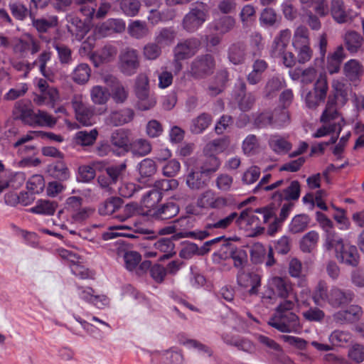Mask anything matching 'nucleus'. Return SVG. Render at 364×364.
Returning <instances> with one entry per match:
<instances>
[{"instance_id":"f257e3e1","label":"nucleus","mask_w":364,"mask_h":364,"mask_svg":"<svg viewBox=\"0 0 364 364\" xmlns=\"http://www.w3.org/2000/svg\"><path fill=\"white\" fill-rule=\"evenodd\" d=\"M331 88L326 108L320 118L321 122L326 123L338 119L340 114L337 109L346 105L351 93L350 87L343 80L338 78L332 80Z\"/></svg>"},{"instance_id":"f03ea898","label":"nucleus","mask_w":364,"mask_h":364,"mask_svg":"<svg viewBox=\"0 0 364 364\" xmlns=\"http://www.w3.org/2000/svg\"><path fill=\"white\" fill-rule=\"evenodd\" d=\"M134 94L137 99L136 108L141 111L152 109L156 105V97L151 92L149 79L146 74L140 73L135 80Z\"/></svg>"},{"instance_id":"7ed1b4c3","label":"nucleus","mask_w":364,"mask_h":364,"mask_svg":"<svg viewBox=\"0 0 364 364\" xmlns=\"http://www.w3.org/2000/svg\"><path fill=\"white\" fill-rule=\"evenodd\" d=\"M209 18V8L203 2L192 4L189 11L184 16L182 26L189 33L198 30Z\"/></svg>"},{"instance_id":"20e7f679","label":"nucleus","mask_w":364,"mask_h":364,"mask_svg":"<svg viewBox=\"0 0 364 364\" xmlns=\"http://www.w3.org/2000/svg\"><path fill=\"white\" fill-rule=\"evenodd\" d=\"M200 47V41L196 38L181 41L173 48V63L175 73L182 69L181 60H187L195 55Z\"/></svg>"},{"instance_id":"39448f33","label":"nucleus","mask_w":364,"mask_h":364,"mask_svg":"<svg viewBox=\"0 0 364 364\" xmlns=\"http://www.w3.org/2000/svg\"><path fill=\"white\" fill-rule=\"evenodd\" d=\"M71 105L76 120L82 125L88 127L95 123V108L85 103L82 95L75 94L71 99Z\"/></svg>"},{"instance_id":"423d86ee","label":"nucleus","mask_w":364,"mask_h":364,"mask_svg":"<svg viewBox=\"0 0 364 364\" xmlns=\"http://www.w3.org/2000/svg\"><path fill=\"white\" fill-rule=\"evenodd\" d=\"M186 168L187 175L186 176V183L192 190H199L207 185V174L202 172L199 167V163L195 158L188 159L184 161Z\"/></svg>"},{"instance_id":"0eeeda50","label":"nucleus","mask_w":364,"mask_h":364,"mask_svg":"<svg viewBox=\"0 0 364 364\" xmlns=\"http://www.w3.org/2000/svg\"><path fill=\"white\" fill-rule=\"evenodd\" d=\"M268 323L282 333H299L302 328L299 316L294 313L275 314Z\"/></svg>"},{"instance_id":"6e6552de","label":"nucleus","mask_w":364,"mask_h":364,"mask_svg":"<svg viewBox=\"0 0 364 364\" xmlns=\"http://www.w3.org/2000/svg\"><path fill=\"white\" fill-rule=\"evenodd\" d=\"M272 217V212L268 208H258L254 211L252 210H245L241 212L240 216L237 215V223L243 228L249 227H257L261 220L264 223H267Z\"/></svg>"},{"instance_id":"1a4fd4ad","label":"nucleus","mask_w":364,"mask_h":364,"mask_svg":"<svg viewBox=\"0 0 364 364\" xmlns=\"http://www.w3.org/2000/svg\"><path fill=\"white\" fill-rule=\"evenodd\" d=\"M215 67L214 58L209 54L198 56L190 64L189 75L195 79L204 78L211 75Z\"/></svg>"},{"instance_id":"9d476101","label":"nucleus","mask_w":364,"mask_h":364,"mask_svg":"<svg viewBox=\"0 0 364 364\" xmlns=\"http://www.w3.org/2000/svg\"><path fill=\"white\" fill-rule=\"evenodd\" d=\"M139 58L136 50L126 48L119 55V70L127 76L134 75L139 68Z\"/></svg>"},{"instance_id":"9b49d317","label":"nucleus","mask_w":364,"mask_h":364,"mask_svg":"<svg viewBox=\"0 0 364 364\" xmlns=\"http://www.w3.org/2000/svg\"><path fill=\"white\" fill-rule=\"evenodd\" d=\"M261 279V275L254 271L246 272L241 269L237 275V284L243 289H248L250 295H257L259 293Z\"/></svg>"},{"instance_id":"f8f14e48","label":"nucleus","mask_w":364,"mask_h":364,"mask_svg":"<svg viewBox=\"0 0 364 364\" xmlns=\"http://www.w3.org/2000/svg\"><path fill=\"white\" fill-rule=\"evenodd\" d=\"M36 112L32 102L28 99L17 101L13 109L14 119L20 120L23 124L33 126V119Z\"/></svg>"},{"instance_id":"ddd939ff","label":"nucleus","mask_w":364,"mask_h":364,"mask_svg":"<svg viewBox=\"0 0 364 364\" xmlns=\"http://www.w3.org/2000/svg\"><path fill=\"white\" fill-rule=\"evenodd\" d=\"M227 199L218 196L213 191L207 190L200 193L196 200L198 207L204 209H220L227 205Z\"/></svg>"},{"instance_id":"4468645a","label":"nucleus","mask_w":364,"mask_h":364,"mask_svg":"<svg viewBox=\"0 0 364 364\" xmlns=\"http://www.w3.org/2000/svg\"><path fill=\"white\" fill-rule=\"evenodd\" d=\"M269 289L273 295L287 299L293 294V285L287 279L280 277H272L268 280Z\"/></svg>"},{"instance_id":"2eb2a0df","label":"nucleus","mask_w":364,"mask_h":364,"mask_svg":"<svg viewBox=\"0 0 364 364\" xmlns=\"http://www.w3.org/2000/svg\"><path fill=\"white\" fill-rule=\"evenodd\" d=\"M323 123L324 124L321 127L318 128L315 133H314L313 136L314 138H320L330 134L336 133V136H332L331 140L328 142H326L325 145L327 146L330 144H334L336 141L337 137L345 124L343 117L338 116V118L336 119Z\"/></svg>"},{"instance_id":"dca6fc26","label":"nucleus","mask_w":364,"mask_h":364,"mask_svg":"<svg viewBox=\"0 0 364 364\" xmlns=\"http://www.w3.org/2000/svg\"><path fill=\"white\" fill-rule=\"evenodd\" d=\"M126 23L122 18H109L95 27V33L101 37H105L113 33H122L125 31Z\"/></svg>"},{"instance_id":"f3484780","label":"nucleus","mask_w":364,"mask_h":364,"mask_svg":"<svg viewBox=\"0 0 364 364\" xmlns=\"http://www.w3.org/2000/svg\"><path fill=\"white\" fill-rule=\"evenodd\" d=\"M301 187L298 181H292L289 186L282 191H275L272 194V200L279 203L282 200L287 202L296 201L300 197Z\"/></svg>"},{"instance_id":"a211bd4d","label":"nucleus","mask_w":364,"mask_h":364,"mask_svg":"<svg viewBox=\"0 0 364 364\" xmlns=\"http://www.w3.org/2000/svg\"><path fill=\"white\" fill-rule=\"evenodd\" d=\"M361 308L357 305H351L346 310H341L333 315L334 321L339 324H346L358 321L362 316Z\"/></svg>"},{"instance_id":"6ab92c4d","label":"nucleus","mask_w":364,"mask_h":364,"mask_svg":"<svg viewBox=\"0 0 364 364\" xmlns=\"http://www.w3.org/2000/svg\"><path fill=\"white\" fill-rule=\"evenodd\" d=\"M291 33L289 29L282 30L275 36L270 48V55L273 58H280L286 51L289 43Z\"/></svg>"},{"instance_id":"aec40b11","label":"nucleus","mask_w":364,"mask_h":364,"mask_svg":"<svg viewBox=\"0 0 364 364\" xmlns=\"http://www.w3.org/2000/svg\"><path fill=\"white\" fill-rule=\"evenodd\" d=\"M346 58L344 48L338 46L334 51L330 53L326 58V69L330 75L338 73L340 71L343 60Z\"/></svg>"},{"instance_id":"412c9836","label":"nucleus","mask_w":364,"mask_h":364,"mask_svg":"<svg viewBox=\"0 0 364 364\" xmlns=\"http://www.w3.org/2000/svg\"><path fill=\"white\" fill-rule=\"evenodd\" d=\"M343 75L352 82L360 80L364 74V66L357 59H350L345 63L343 68Z\"/></svg>"},{"instance_id":"4be33fe9","label":"nucleus","mask_w":364,"mask_h":364,"mask_svg":"<svg viewBox=\"0 0 364 364\" xmlns=\"http://www.w3.org/2000/svg\"><path fill=\"white\" fill-rule=\"evenodd\" d=\"M104 82L107 84L112 83L110 97L117 104H123L129 96L128 90L113 76H106Z\"/></svg>"},{"instance_id":"5701e85b","label":"nucleus","mask_w":364,"mask_h":364,"mask_svg":"<svg viewBox=\"0 0 364 364\" xmlns=\"http://www.w3.org/2000/svg\"><path fill=\"white\" fill-rule=\"evenodd\" d=\"M268 145L274 154L279 155L287 154L292 148V144L287 137L277 134L269 136Z\"/></svg>"},{"instance_id":"b1692460","label":"nucleus","mask_w":364,"mask_h":364,"mask_svg":"<svg viewBox=\"0 0 364 364\" xmlns=\"http://www.w3.org/2000/svg\"><path fill=\"white\" fill-rule=\"evenodd\" d=\"M134 116V111L130 108H124L119 110L112 111L106 119L108 124L113 126H122L130 122Z\"/></svg>"},{"instance_id":"393cba45","label":"nucleus","mask_w":364,"mask_h":364,"mask_svg":"<svg viewBox=\"0 0 364 364\" xmlns=\"http://www.w3.org/2000/svg\"><path fill=\"white\" fill-rule=\"evenodd\" d=\"M246 45L242 42H235L230 45L228 49V58L233 65H242L247 58Z\"/></svg>"},{"instance_id":"a878e982","label":"nucleus","mask_w":364,"mask_h":364,"mask_svg":"<svg viewBox=\"0 0 364 364\" xmlns=\"http://www.w3.org/2000/svg\"><path fill=\"white\" fill-rule=\"evenodd\" d=\"M59 100L60 95L57 88L50 87L40 94L35 95L33 102L38 106L46 105L54 107Z\"/></svg>"},{"instance_id":"bb28decb","label":"nucleus","mask_w":364,"mask_h":364,"mask_svg":"<svg viewBox=\"0 0 364 364\" xmlns=\"http://www.w3.org/2000/svg\"><path fill=\"white\" fill-rule=\"evenodd\" d=\"M353 294L350 291H343L333 287L330 289L328 304L332 307L338 308L353 300Z\"/></svg>"},{"instance_id":"cd10ccee","label":"nucleus","mask_w":364,"mask_h":364,"mask_svg":"<svg viewBox=\"0 0 364 364\" xmlns=\"http://www.w3.org/2000/svg\"><path fill=\"white\" fill-rule=\"evenodd\" d=\"M336 257L343 263L351 266H356L359 261V254L355 246L346 244L336 255Z\"/></svg>"},{"instance_id":"c85d7f7f","label":"nucleus","mask_w":364,"mask_h":364,"mask_svg":"<svg viewBox=\"0 0 364 364\" xmlns=\"http://www.w3.org/2000/svg\"><path fill=\"white\" fill-rule=\"evenodd\" d=\"M343 39L346 49L351 54H355L360 51L364 42L363 36L354 31H347L344 34Z\"/></svg>"},{"instance_id":"c756f323","label":"nucleus","mask_w":364,"mask_h":364,"mask_svg":"<svg viewBox=\"0 0 364 364\" xmlns=\"http://www.w3.org/2000/svg\"><path fill=\"white\" fill-rule=\"evenodd\" d=\"M119 230H130L134 232H144V228L141 226V223L136 220H134L130 225H122L110 227L107 232L102 234V237L105 240H111L121 235L131 236L130 235H126L117 232Z\"/></svg>"},{"instance_id":"7c9ffc66","label":"nucleus","mask_w":364,"mask_h":364,"mask_svg":"<svg viewBox=\"0 0 364 364\" xmlns=\"http://www.w3.org/2000/svg\"><path fill=\"white\" fill-rule=\"evenodd\" d=\"M330 296V289L323 281H319L316 286L314 287L311 294V298L314 304L323 307L327 304H328Z\"/></svg>"},{"instance_id":"2f4dec72","label":"nucleus","mask_w":364,"mask_h":364,"mask_svg":"<svg viewBox=\"0 0 364 364\" xmlns=\"http://www.w3.org/2000/svg\"><path fill=\"white\" fill-rule=\"evenodd\" d=\"M117 55V49L112 46H105L100 50L94 53L91 60L96 67L105 63L112 61Z\"/></svg>"},{"instance_id":"473e14b6","label":"nucleus","mask_w":364,"mask_h":364,"mask_svg":"<svg viewBox=\"0 0 364 364\" xmlns=\"http://www.w3.org/2000/svg\"><path fill=\"white\" fill-rule=\"evenodd\" d=\"M345 245L343 237L334 230L328 231V232L325 235L323 247L326 250H333L335 255L342 248H344Z\"/></svg>"},{"instance_id":"72a5a7b5","label":"nucleus","mask_w":364,"mask_h":364,"mask_svg":"<svg viewBox=\"0 0 364 364\" xmlns=\"http://www.w3.org/2000/svg\"><path fill=\"white\" fill-rule=\"evenodd\" d=\"M154 247L159 253H162L159 257L160 261L168 259L175 255L174 244L171 239L162 238L154 243Z\"/></svg>"},{"instance_id":"f704fd0d","label":"nucleus","mask_w":364,"mask_h":364,"mask_svg":"<svg viewBox=\"0 0 364 364\" xmlns=\"http://www.w3.org/2000/svg\"><path fill=\"white\" fill-rule=\"evenodd\" d=\"M176 32L174 28H163L159 30L155 35V42L161 48L171 46L175 41Z\"/></svg>"},{"instance_id":"c9c22d12","label":"nucleus","mask_w":364,"mask_h":364,"mask_svg":"<svg viewBox=\"0 0 364 364\" xmlns=\"http://www.w3.org/2000/svg\"><path fill=\"white\" fill-rule=\"evenodd\" d=\"M213 29L219 34L224 35L232 31L235 26V20L230 16H223L213 21Z\"/></svg>"},{"instance_id":"e433bc0d","label":"nucleus","mask_w":364,"mask_h":364,"mask_svg":"<svg viewBox=\"0 0 364 364\" xmlns=\"http://www.w3.org/2000/svg\"><path fill=\"white\" fill-rule=\"evenodd\" d=\"M212 117L208 113H201L192 119L190 130L193 134L203 133L211 124Z\"/></svg>"},{"instance_id":"4c0bfd02","label":"nucleus","mask_w":364,"mask_h":364,"mask_svg":"<svg viewBox=\"0 0 364 364\" xmlns=\"http://www.w3.org/2000/svg\"><path fill=\"white\" fill-rule=\"evenodd\" d=\"M299 286L301 287L299 293L296 294L293 291L291 295L298 307H307L310 305L309 300L311 297L310 289L307 287L306 282L304 279H302L299 282Z\"/></svg>"},{"instance_id":"58836bf2","label":"nucleus","mask_w":364,"mask_h":364,"mask_svg":"<svg viewBox=\"0 0 364 364\" xmlns=\"http://www.w3.org/2000/svg\"><path fill=\"white\" fill-rule=\"evenodd\" d=\"M98 136V132L96 129L90 131H79L75 133L73 141L77 145L82 146L92 145Z\"/></svg>"},{"instance_id":"ea45409f","label":"nucleus","mask_w":364,"mask_h":364,"mask_svg":"<svg viewBox=\"0 0 364 364\" xmlns=\"http://www.w3.org/2000/svg\"><path fill=\"white\" fill-rule=\"evenodd\" d=\"M91 101L97 105H106L110 98L108 90L101 85L93 86L90 91Z\"/></svg>"},{"instance_id":"a19ab883","label":"nucleus","mask_w":364,"mask_h":364,"mask_svg":"<svg viewBox=\"0 0 364 364\" xmlns=\"http://www.w3.org/2000/svg\"><path fill=\"white\" fill-rule=\"evenodd\" d=\"M129 34L136 39H141L149 34V28L145 21L135 20L131 21L127 28Z\"/></svg>"},{"instance_id":"79ce46f5","label":"nucleus","mask_w":364,"mask_h":364,"mask_svg":"<svg viewBox=\"0 0 364 364\" xmlns=\"http://www.w3.org/2000/svg\"><path fill=\"white\" fill-rule=\"evenodd\" d=\"M331 14L333 18L339 23L348 21L343 0H332L331 4Z\"/></svg>"},{"instance_id":"37998d69","label":"nucleus","mask_w":364,"mask_h":364,"mask_svg":"<svg viewBox=\"0 0 364 364\" xmlns=\"http://www.w3.org/2000/svg\"><path fill=\"white\" fill-rule=\"evenodd\" d=\"M57 208V203L47 200H39L30 208V212L35 214L52 215Z\"/></svg>"},{"instance_id":"c03bdc74","label":"nucleus","mask_w":364,"mask_h":364,"mask_svg":"<svg viewBox=\"0 0 364 364\" xmlns=\"http://www.w3.org/2000/svg\"><path fill=\"white\" fill-rule=\"evenodd\" d=\"M319 234L315 230L309 231L300 241L301 250L304 252H311L317 246Z\"/></svg>"},{"instance_id":"a18cd8bd","label":"nucleus","mask_w":364,"mask_h":364,"mask_svg":"<svg viewBox=\"0 0 364 364\" xmlns=\"http://www.w3.org/2000/svg\"><path fill=\"white\" fill-rule=\"evenodd\" d=\"M261 175V168L252 165L245 169L240 176L241 182L245 186H250L258 181Z\"/></svg>"},{"instance_id":"49530a36","label":"nucleus","mask_w":364,"mask_h":364,"mask_svg":"<svg viewBox=\"0 0 364 364\" xmlns=\"http://www.w3.org/2000/svg\"><path fill=\"white\" fill-rule=\"evenodd\" d=\"M178 212V205L173 203H168L154 212L153 215L159 220H168L176 216Z\"/></svg>"},{"instance_id":"de8ad7c7","label":"nucleus","mask_w":364,"mask_h":364,"mask_svg":"<svg viewBox=\"0 0 364 364\" xmlns=\"http://www.w3.org/2000/svg\"><path fill=\"white\" fill-rule=\"evenodd\" d=\"M309 218L305 214L294 216L289 225V231L296 234L304 231L309 225Z\"/></svg>"},{"instance_id":"09e8293b","label":"nucleus","mask_w":364,"mask_h":364,"mask_svg":"<svg viewBox=\"0 0 364 364\" xmlns=\"http://www.w3.org/2000/svg\"><path fill=\"white\" fill-rule=\"evenodd\" d=\"M178 341L180 344L184 346L188 349L195 350L200 354H206L208 356H210L212 354L211 350L208 346L196 340L181 337L179 338Z\"/></svg>"},{"instance_id":"8fccbe9b","label":"nucleus","mask_w":364,"mask_h":364,"mask_svg":"<svg viewBox=\"0 0 364 364\" xmlns=\"http://www.w3.org/2000/svg\"><path fill=\"white\" fill-rule=\"evenodd\" d=\"M139 173L141 178H149L153 176L157 170V166L154 160L146 158L143 159L138 165Z\"/></svg>"},{"instance_id":"3c124183","label":"nucleus","mask_w":364,"mask_h":364,"mask_svg":"<svg viewBox=\"0 0 364 364\" xmlns=\"http://www.w3.org/2000/svg\"><path fill=\"white\" fill-rule=\"evenodd\" d=\"M352 338L351 334L345 331L335 330L329 336L328 340L332 346L343 347Z\"/></svg>"},{"instance_id":"603ef678","label":"nucleus","mask_w":364,"mask_h":364,"mask_svg":"<svg viewBox=\"0 0 364 364\" xmlns=\"http://www.w3.org/2000/svg\"><path fill=\"white\" fill-rule=\"evenodd\" d=\"M90 73L91 70L89 65L86 63H81L74 69L72 78L78 84H85L88 81Z\"/></svg>"},{"instance_id":"864d4df0","label":"nucleus","mask_w":364,"mask_h":364,"mask_svg":"<svg viewBox=\"0 0 364 364\" xmlns=\"http://www.w3.org/2000/svg\"><path fill=\"white\" fill-rule=\"evenodd\" d=\"M119 6L125 16L134 17L139 12L141 3L139 0H121Z\"/></svg>"},{"instance_id":"5fc2aeb1","label":"nucleus","mask_w":364,"mask_h":364,"mask_svg":"<svg viewBox=\"0 0 364 364\" xmlns=\"http://www.w3.org/2000/svg\"><path fill=\"white\" fill-rule=\"evenodd\" d=\"M58 24V18L55 16L48 18H41L33 21V26L40 33H45L50 28H54Z\"/></svg>"},{"instance_id":"6e6d98bb","label":"nucleus","mask_w":364,"mask_h":364,"mask_svg":"<svg viewBox=\"0 0 364 364\" xmlns=\"http://www.w3.org/2000/svg\"><path fill=\"white\" fill-rule=\"evenodd\" d=\"M130 149L133 154L144 156L151 152V145L149 141L139 139L131 143Z\"/></svg>"},{"instance_id":"4d7b16f0","label":"nucleus","mask_w":364,"mask_h":364,"mask_svg":"<svg viewBox=\"0 0 364 364\" xmlns=\"http://www.w3.org/2000/svg\"><path fill=\"white\" fill-rule=\"evenodd\" d=\"M259 141L255 134L247 135L242 144V151L247 156L254 155L259 149Z\"/></svg>"},{"instance_id":"13d9d810","label":"nucleus","mask_w":364,"mask_h":364,"mask_svg":"<svg viewBox=\"0 0 364 364\" xmlns=\"http://www.w3.org/2000/svg\"><path fill=\"white\" fill-rule=\"evenodd\" d=\"M293 46L295 49L302 46L309 45V31L304 26H299L294 34Z\"/></svg>"},{"instance_id":"bf43d9fd","label":"nucleus","mask_w":364,"mask_h":364,"mask_svg":"<svg viewBox=\"0 0 364 364\" xmlns=\"http://www.w3.org/2000/svg\"><path fill=\"white\" fill-rule=\"evenodd\" d=\"M142 55L145 60H155L161 55V48L156 42H149L143 47Z\"/></svg>"},{"instance_id":"052dcab7","label":"nucleus","mask_w":364,"mask_h":364,"mask_svg":"<svg viewBox=\"0 0 364 364\" xmlns=\"http://www.w3.org/2000/svg\"><path fill=\"white\" fill-rule=\"evenodd\" d=\"M26 187L34 194L42 192L45 187V181L43 176L40 174L32 176L27 181Z\"/></svg>"},{"instance_id":"680f3d73","label":"nucleus","mask_w":364,"mask_h":364,"mask_svg":"<svg viewBox=\"0 0 364 364\" xmlns=\"http://www.w3.org/2000/svg\"><path fill=\"white\" fill-rule=\"evenodd\" d=\"M120 199L112 198L102 203L99 207V213L102 215H108L114 213L120 207Z\"/></svg>"},{"instance_id":"e2e57ef3","label":"nucleus","mask_w":364,"mask_h":364,"mask_svg":"<svg viewBox=\"0 0 364 364\" xmlns=\"http://www.w3.org/2000/svg\"><path fill=\"white\" fill-rule=\"evenodd\" d=\"M49 172L54 178L62 181L68 179L70 176L67 166L62 161H58L51 166Z\"/></svg>"},{"instance_id":"0e129e2a","label":"nucleus","mask_w":364,"mask_h":364,"mask_svg":"<svg viewBox=\"0 0 364 364\" xmlns=\"http://www.w3.org/2000/svg\"><path fill=\"white\" fill-rule=\"evenodd\" d=\"M68 30L72 33L76 34L77 36L82 38L89 31L88 26L77 17H72L70 18V26Z\"/></svg>"},{"instance_id":"69168bd1","label":"nucleus","mask_w":364,"mask_h":364,"mask_svg":"<svg viewBox=\"0 0 364 364\" xmlns=\"http://www.w3.org/2000/svg\"><path fill=\"white\" fill-rule=\"evenodd\" d=\"M33 121V126L39 125L46 127H53L57 122L56 119L52 115L41 110H38V112H36Z\"/></svg>"},{"instance_id":"338daca9","label":"nucleus","mask_w":364,"mask_h":364,"mask_svg":"<svg viewBox=\"0 0 364 364\" xmlns=\"http://www.w3.org/2000/svg\"><path fill=\"white\" fill-rule=\"evenodd\" d=\"M158 87L160 89H166L170 87L173 80V75L171 71L168 70L166 67H161L157 74Z\"/></svg>"},{"instance_id":"774afa93","label":"nucleus","mask_w":364,"mask_h":364,"mask_svg":"<svg viewBox=\"0 0 364 364\" xmlns=\"http://www.w3.org/2000/svg\"><path fill=\"white\" fill-rule=\"evenodd\" d=\"M199 163V167L202 169V172H205L207 175L215 172L220 166L218 158L213 154L207 157L203 163Z\"/></svg>"}]
</instances>
